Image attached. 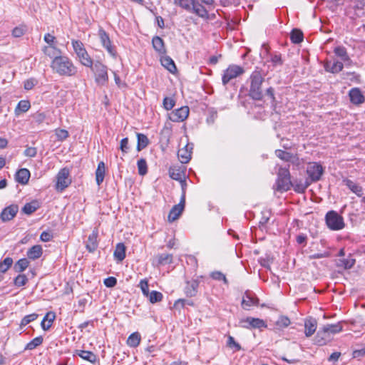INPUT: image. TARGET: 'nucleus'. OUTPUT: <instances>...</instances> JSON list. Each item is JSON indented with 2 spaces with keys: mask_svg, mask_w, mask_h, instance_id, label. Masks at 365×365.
Masks as SVG:
<instances>
[{
  "mask_svg": "<svg viewBox=\"0 0 365 365\" xmlns=\"http://www.w3.org/2000/svg\"><path fill=\"white\" fill-rule=\"evenodd\" d=\"M210 277L215 280L223 281L225 284H228V281L225 275L220 271L212 272L210 274Z\"/></svg>",
  "mask_w": 365,
  "mask_h": 365,
  "instance_id": "3c124183",
  "label": "nucleus"
},
{
  "mask_svg": "<svg viewBox=\"0 0 365 365\" xmlns=\"http://www.w3.org/2000/svg\"><path fill=\"white\" fill-rule=\"evenodd\" d=\"M244 73V69L237 65H230L224 71L222 81L224 86H226L232 79L237 78Z\"/></svg>",
  "mask_w": 365,
  "mask_h": 365,
  "instance_id": "9d476101",
  "label": "nucleus"
},
{
  "mask_svg": "<svg viewBox=\"0 0 365 365\" xmlns=\"http://www.w3.org/2000/svg\"><path fill=\"white\" fill-rule=\"evenodd\" d=\"M139 287L141 289L143 295L145 297L148 296L150 292L149 291L148 282L146 279L140 280Z\"/></svg>",
  "mask_w": 365,
  "mask_h": 365,
  "instance_id": "bf43d9fd",
  "label": "nucleus"
},
{
  "mask_svg": "<svg viewBox=\"0 0 365 365\" xmlns=\"http://www.w3.org/2000/svg\"><path fill=\"white\" fill-rule=\"evenodd\" d=\"M289 165L287 168L280 167L277 173V190L285 192L290 190L293 183L291 181L289 173Z\"/></svg>",
  "mask_w": 365,
  "mask_h": 365,
  "instance_id": "20e7f679",
  "label": "nucleus"
},
{
  "mask_svg": "<svg viewBox=\"0 0 365 365\" xmlns=\"http://www.w3.org/2000/svg\"><path fill=\"white\" fill-rule=\"evenodd\" d=\"M192 144L187 143L178 152V156L182 163H187L191 159Z\"/></svg>",
  "mask_w": 365,
  "mask_h": 365,
  "instance_id": "f3484780",
  "label": "nucleus"
},
{
  "mask_svg": "<svg viewBox=\"0 0 365 365\" xmlns=\"http://www.w3.org/2000/svg\"><path fill=\"white\" fill-rule=\"evenodd\" d=\"M31 107L30 102L29 101L21 100L19 102L17 106L15 108V115H19L21 113L26 112Z\"/></svg>",
  "mask_w": 365,
  "mask_h": 365,
  "instance_id": "c9c22d12",
  "label": "nucleus"
},
{
  "mask_svg": "<svg viewBox=\"0 0 365 365\" xmlns=\"http://www.w3.org/2000/svg\"><path fill=\"white\" fill-rule=\"evenodd\" d=\"M356 4H355V9H356V13L358 16L364 15V6H365V0H355Z\"/></svg>",
  "mask_w": 365,
  "mask_h": 365,
  "instance_id": "603ef678",
  "label": "nucleus"
},
{
  "mask_svg": "<svg viewBox=\"0 0 365 365\" xmlns=\"http://www.w3.org/2000/svg\"><path fill=\"white\" fill-rule=\"evenodd\" d=\"M38 203L37 201H32L31 202L26 203L22 208V212L26 215H31L38 208Z\"/></svg>",
  "mask_w": 365,
  "mask_h": 365,
  "instance_id": "a19ab883",
  "label": "nucleus"
},
{
  "mask_svg": "<svg viewBox=\"0 0 365 365\" xmlns=\"http://www.w3.org/2000/svg\"><path fill=\"white\" fill-rule=\"evenodd\" d=\"M120 149L123 153H128L129 150L128 138H125L121 140L120 144Z\"/></svg>",
  "mask_w": 365,
  "mask_h": 365,
  "instance_id": "774afa93",
  "label": "nucleus"
},
{
  "mask_svg": "<svg viewBox=\"0 0 365 365\" xmlns=\"http://www.w3.org/2000/svg\"><path fill=\"white\" fill-rule=\"evenodd\" d=\"M259 299L255 294L250 291H246L243 295L242 307L245 309H249L251 306L259 304Z\"/></svg>",
  "mask_w": 365,
  "mask_h": 365,
  "instance_id": "dca6fc26",
  "label": "nucleus"
},
{
  "mask_svg": "<svg viewBox=\"0 0 365 365\" xmlns=\"http://www.w3.org/2000/svg\"><path fill=\"white\" fill-rule=\"evenodd\" d=\"M185 204V192L182 193V197L180 198V201L178 204L174 205L170 210L168 215V221L172 222L176 220L182 214Z\"/></svg>",
  "mask_w": 365,
  "mask_h": 365,
  "instance_id": "ddd939ff",
  "label": "nucleus"
},
{
  "mask_svg": "<svg viewBox=\"0 0 365 365\" xmlns=\"http://www.w3.org/2000/svg\"><path fill=\"white\" fill-rule=\"evenodd\" d=\"M113 256L118 262H122L125 257V247L123 243H118L114 250Z\"/></svg>",
  "mask_w": 365,
  "mask_h": 365,
  "instance_id": "c85d7f7f",
  "label": "nucleus"
},
{
  "mask_svg": "<svg viewBox=\"0 0 365 365\" xmlns=\"http://www.w3.org/2000/svg\"><path fill=\"white\" fill-rule=\"evenodd\" d=\"M227 345L230 348H235L236 351H240L242 349L241 346L235 341L234 337L232 336H228Z\"/></svg>",
  "mask_w": 365,
  "mask_h": 365,
  "instance_id": "052dcab7",
  "label": "nucleus"
},
{
  "mask_svg": "<svg viewBox=\"0 0 365 365\" xmlns=\"http://www.w3.org/2000/svg\"><path fill=\"white\" fill-rule=\"evenodd\" d=\"M250 86L249 90V96L255 101H261L263 98V92L262 85L264 82V78L261 71L256 69L250 77Z\"/></svg>",
  "mask_w": 365,
  "mask_h": 365,
  "instance_id": "f03ea898",
  "label": "nucleus"
},
{
  "mask_svg": "<svg viewBox=\"0 0 365 365\" xmlns=\"http://www.w3.org/2000/svg\"><path fill=\"white\" fill-rule=\"evenodd\" d=\"M345 185L356 195L361 197L363 195V188L351 180H345Z\"/></svg>",
  "mask_w": 365,
  "mask_h": 365,
  "instance_id": "72a5a7b5",
  "label": "nucleus"
},
{
  "mask_svg": "<svg viewBox=\"0 0 365 365\" xmlns=\"http://www.w3.org/2000/svg\"><path fill=\"white\" fill-rule=\"evenodd\" d=\"M308 179L306 180L304 183H294L292 186L294 187V190L297 192H303L310 185Z\"/></svg>",
  "mask_w": 365,
  "mask_h": 365,
  "instance_id": "864d4df0",
  "label": "nucleus"
},
{
  "mask_svg": "<svg viewBox=\"0 0 365 365\" xmlns=\"http://www.w3.org/2000/svg\"><path fill=\"white\" fill-rule=\"evenodd\" d=\"M116 284L117 279L113 277H109L104 280V284L108 288L115 287Z\"/></svg>",
  "mask_w": 365,
  "mask_h": 365,
  "instance_id": "338daca9",
  "label": "nucleus"
},
{
  "mask_svg": "<svg viewBox=\"0 0 365 365\" xmlns=\"http://www.w3.org/2000/svg\"><path fill=\"white\" fill-rule=\"evenodd\" d=\"M19 211V206L16 204L10 205L4 208L0 214V219L6 222L14 219Z\"/></svg>",
  "mask_w": 365,
  "mask_h": 365,
  "instance_id": "2eb2a0df",
  "label": "nucleus"
},
{
  "mask_svg": "<svg viewBox=\"0 0 365 365\" xmlns=\"http://www.w3.org/2000/svg\"><path fill=\"white\" fill-rule=\"evenodd\" d=\"M137 150L140 151L145 148L149 144V140L148 137L143 133H137Z\"/></svg>",
  "mask_w": 365,
  "mask_h": 365,
  "instance_id": "f704fd0d",
  "label": "nucleus"
},
{
  "mask_svg": "<svg viewBox=\"0 0 365 365\" xmlns=\"http://www.w3.org/2000/svg\"><path fill=\"white\" fill-rule=\"evenodd\" d=\"M290 323V319L287 317L280 316L276 322L275 325L277 329H280L287 327Z\"/></svg>",
  "mask_w": 365,
  "mask_h": 365,
  "instance_id": "de8ad7c7",
  "label": "nucleus"
},
{
  "mask_svg": "<svg viewBox=\"0 0 365 365\" xmlns=\"http://www.w3.org/2000/svg\"><path fill=\"white\" fill-rule=\"evenodd\" d=\"M307 173L308 175V180L312 183V182L319 181L324 173V168L322 165L318 163H309L307 168Z\"/></svg>",
  "mask_w": 365,
  "mask_h": 365,
  "instance_id": "1a4fd4ad",
  "label": "nucleus"
},
{
  "mask_svg": "<svg viewBox=\"0 0 365 365\" xmlns=\"http://www.w3.org/2000/svg\"><path fill=\"white\" fill-rule=\"evenodd\" d=\"M98 36L103 47L108 51V53L114 58L117 56L115 48L112 45L111 41L106 31L101 28L98 30Z\"/></svg>",
  "mask_w": 365,
  "mask_h": 365,
  "instance_id": "9b49d317",
  "label": "nucleus"
},
{
  "mask_svg": "<svg viewBox=\"0 0 365 365\" xmlns=\"http://www.w3.org/2000/svg\"><path fill=\"white\" fill-rule=\"evenodd\" d=\"M199 287V281L197 279H192L187 281L184 287V293L187 297H193L197 294V289Z\"/></svg>",
  "mask_w": 365,
  "mask_h": 365,
  "instance_id": "a211bd4d",
  "label": "nucleus"
},
{
  "mask_svg": "<svg viewBox=\"0 0 365 365\" xmlns=\"http://www.w3.org/2000/svg\"><path fill=\"white\" fill-rule=\"evenodd\" d=\"M76 354L79 356L83 359L86 360L91 363H95L97 359L96 355L90 351L76 350Z\"/></svg>",
  "mask_w": 365,
  "mask_h": 365,
  "instance_id": "c756f323",
  "label": "nucleus"
},
{
  "mask_svg": "<svg viewBox=\"0 0 365 365\" xmlns=\"http://www.w3.org/2000/svg\"><path fill=\"white\" fill-rule=\"evenodd\" d=\"M71 43L79 61L86 67H91L93 60L88 55L83 43L78 40H72Z\"/></svg>",
  "mask_w": 365,
  "mask_h": 365,
  "instance_id": "39448f33",
  "label": "nucleus"
},
{
  "mask_svg": "<svg viewBox=\"0 0 365 365\" xmlns=\"http://www.w3.org/2000/svg\"><path fill=\"white\" fill-rule=\"evenodd\" d=\"M303 33L298 29H294L290 34V39L293 43H299L303 41Z\"/></svg>",
  "mask_w": 365,
  "mask_h": 365,
  "instance_id": "58836bf2",
  "label": "nucleus"
},
{
  "mask_svg": "<svg viewBox=\"0 0 365 365\" xmlns=\"http://www.w3.org/2000/svg\"><path fill=\"white\" fill-rule=\"evenodd\" d=\"M43 338L42 336H37L26 344L25 349L33 350L40 346L43 343Z\"/></svg>",
  "mask_w": 365,
  "mask_h": 365,
  "instance_id": "37998d69",
  "label": "nucleus"
},
{
  "mask_svg": "<svg viewBox=\"0 0 365 365\" xmlns=\"http://www.w3.org/2000/svg\"><path fill=\"white\" fill-rule=\"evenodd\" d=\"M71 183L70 178V170L68 168L61 169L56 175V190L63 191Z\"/></svg>",
  "mask_w": 365,
  "mask_h": 365,
  "instance_id": "6e6552de",
  "label": "nucleus"
},
{
  "mask_svg": "<svg viewBox=\"0 0 365 365\" xmlns=\"http://www.w3.org/2000/svg\"><path fill=\"white\" fill-rule=\"evenodd\" d=\"M270 217V212L267 210L262 211V217L259 220L260 225H266Z\"/></svg>",
  "mask_w": 365,
  "mask_h": 365,
  "instance_id": "69168bd1",
  "label": "nucleus"
},
{
  "mask_svg": "<svg viewBox=\"0 0 365 365\" xmlns=\"http://www.w3.org/2000/svg\"><path fill=\"white\" fill-rule=\"evenodd\" d=\"M29 178H30V172L26 168L19 169L15 175L16 181L21 185L27 184L29 182Z\"/></svg>",
  "mask_w": 365,
  "mask_h": 365,
  "instance_id": "412c9836",
  "label": "nucleus"
},
{
  "mask_svg": "<svg viewBox=\"0 0 365 365\" xmlns=\"http://www.w3.org/2000/svg\"><path fill=\"white\" fill-rule=\"evenodd\" d=\"M28 282V278L25 274H19L15 277L14 280V284L16 287H21L26 284Z\"/></svg>",
  "mask_w": 365,
  "mask_h": 365,
  "instance_id": "5fc2aeb1",
  "label": "nucleus"
},
{
  "mask_svg": "<svg viewBox=\"0 0 365 365\" xmlns=\"http://www.w3.org/2000/svg\"><path fill=\"white\" fill-rule=\"evenodd\" d=\"M29 262L26 258H22L18 260L14 264V269L17 272H24L29 266Z\"/></svg>",
  "mask_w": 365,
  "mask_h": 365,
  "instance_id": "79ce46f5",
  "label": "nucleus"
},
{
  "mask_svg": "<svg viewBox=\"0 0 365 365\" xmlns=\"http://www.w3.org/2000/svg\"><path fill=\"white\" fill-rule=\"evenodd\" d=\"M140 335L138 332H134L131 334L128 339L127 344L130 347H137L140 342Z\"/></svg>",
  "mask_w": 365,
  "mask_h": 365,
  "instance_id": "ea45409f",
  "label": "nucleus"
},
{
  "mask_svg": "<svg viewBox=\"0 0 365 365\" xmlns=\"http://www.w3.org/2000/svg\"><path fill=\"white\" fill-rule=\"evenodd\" d=\"M146 297L148 298L150 303L154 304L156 302H161L163 299V294L158 291H152L149 293L148 296Z\"/></svg>",
  "mask_w": 365,
  "mask_h": 365,
  "instance_id": "a18cd8bd",
  "label": "nucleus"
},
{
  "mask_svg": "<svg viewBox=\"0 0 365 365\" xmlns=\"http://www.w3.org/2000/svg\"><path fill=\"white\" fill-rule=\"evenodd\" d=\"M315 344L319 346L327 344L331 340V336L324 327L320 328L315 336Z\"/></svg>",
  "mask_w": 365,
  "mask_h": 365,
  "instance_id": "6ab92c4d",
  "label": "nucleus"
},
{
  "mask_svg": "<svg viewBox=\"0 0 365 365\" xmlns=\"http://www.w3.org/2000/svg\"><path fill=\"white\" fill-rule=\"evenodd\" d=\"M51 68L60 76H73L77 73V68L72 61L68 57L61 54L52 60Z\"/></svg>",
  "mask_w": 365,
  "mask_h": 365,
  "instance_id": "f257e3e1",
  "label": "nucleus"
},
{
  "mask_svg": "<svg viewBox=\"0 0 365 365\" xmlns=\"http://www.w3.org/2000/svg\"><path fill=\"white\" fill-rule=\"evenodd\" d=\"M173 262V255L161 254L158 256V263L159 265H165Z\"/></svg>",
  "mask_w": 365,
  "mask_h": 365,
  "instance_id": "c03bdc74",
  "label": "nucleus"
},
{
  "mask_svg": "<svg viewBox=\"0 0 365 365\" xmlns=\"http://www.w3.org/2000/svg\"><path fill=\"white\" fill-rule=\"evenodd\" d=\"M188 115L189 108L187 106H182L173 110L169 114V119L173 122H182L187 119Z\"/></svg>",
  "mask_w": 365,
  "mask_h": 365,
  "instance_id": "4468645a",
  "label": "nucleus"
},
{
  "mask_svg": "<svg viewBox=\"0 0 365 365\" xmlns=\"http://www.w3.org/2000/svg\"><path fill=\"white\" fill-rule=\"evenodd\" d=\"M241 327L247 329H262L267 327L266 322L259 318L247 317L240 322Z\"/></svg>",
  "mask_w": 365,
  "mask_h": 365,
  "instance_id": "f8f14e48",
  "label": "nucleus"
},
{
  "mask_svg": "<svg viewBox=\"0 0 365 365\" xmlns=\"http://www.w3.org/2000/svg\"><path fill=\"white\" fill-rule=\"evenodd\" d=\"M43 250L41 245H34L27 252V256L29 259L35 260L42 255Z\"/></svg>",
  "mask_w": 365,
  "mask_h": 365,
  "instance_id": "7c9ffc66",
  "label": "nucleus"
},
{
  "mask_svg": "<svg viewBox=\"0 0 365 365\" xmlns=\"http://www.w3.org/2000/svg\"><path fill=\"white\" fill-rule=\"evenodd\" d=\"M338 267L344 269H350L353 267L355 263V259L349 257V258H340L336 262Z\"/></svg>",
  "mask_w": 365,
  "mask_h": 365,
  "instance_id": "473e14b6",
  "label": "nucleus"
},
{
  "mask_svg": "<svg viewBox=\"0 0 365 365\" xmlns=\"http://www.w3.org/2000/svg\"><path fill=\"white\" fill-rule=\"evenodd\" d=\"M43 51L45 55L53 59L61 54V50L56 46H44Z\"/></svg>",
  "mask_w": 365,
  "mask_h": 365,
  "instance_id": "e433bc0d",
  "label": "nucleus"
},
{
  "mask_svg": "<svg viewBox=\"0 0 365 365\" xmlns=\"http://www.w3.org/2000/svg\"><path fill=\"white\" fill-rule=\"evenodd\" d=\"M324 329L331 336L342 331L343 327L341 322L334 324H327L323 327Z\"/></svg>",
  "mask_w": 365,
  "mask_h": 365,
  "instance_id": "4c0bfd02",
  "label": "nucleus"
},
{
  "mask_svg": "<svg viewBox=\"0 0 365 365\" xmlns=\"http://www.w3.org/2000/svg\"><path fill=\"white\" fill-rule=\"evenodd\" d=\"M185 305L193 306L194 302L192 300H189V299H179L177 301H175V302L174 304V307L175 308H180V307L182 308Z\"/></svg>",
  "mask_w": 365,
  "mask_h": 365,
  "instance_id": "4d7b16f0",
  "label": "nucleus"
},
{
  "mask_svg": "<svg viewBox=\"0 0 365 365\" xmlns=\"http://www.w3.org/2000/svg\"><path fill=\"white\" fill-rule=\"evenodd\" d=\"M138 173L140 175H145L148 173V165L145 159L140 158L137 162Z\"/></svg>",
  "mask_w": 365,
  "mask_h": 365,
  "instance_id": "49530a36",
  "label": "nucleus"
},
{
  "mask_svg": "<svg viewBox=\"0 0 365 365\" xmlns=\"http://www.w3.org/2000/svg\"><path fill=\"white\" fill-rule=\"evenodd\" d=\"M325 222L331 230H340L345 226L343 217L334 210H330L326 214Z\"/></svg>",
  "mask_w": 365,
  "mask_h": 365,
  "instance_id": "423d86ee",
  "label": "nucleus"
},
{
  "mask_svg": "<svg viewBox=\"0 0 365 365\" xmlns=\"http://www.w3.org/2000/svg\"><path fill=\"white\" fill-rule=\"evenodd\" d=\"M275 155L279 159L286 161V162H292L294 163L295 161H298L299 158L297 155H294L292 153L278 149L275 150Z\"/></svg>",
  "mask_w": 365,
  "mask_h": 365,
  "instance_id": "5701e85b",
  "label": "nucleus"
},
{
  "mask_svg": "<svg viewBox=\"0 0 365 365\" xmlns=\"http://www.w3.org/2000/svg\"><path fill=\"white\" fill-rule=\"evenodd\" d=\"M105 177V163L101 161L98 163V168L96 170V180L98 185H100Z\"/></svg>",
  "mask_w": 365,
  "mask_h": 365,
  "instance_id": "2f4dec72",
  "label": "nucleus"
},
{
  "mask_svg": "<svg viewBox=\"0 0 365 365\" xmlns=\"http://www.w3.org/2000/svg\"><path fill=\"white\" fill-rule=\"evenodd\" d=\"M56 318V314L53 312H47L46 314L43 318V320L41 322V327L44 331L48 330L51 325L53 322L54 321Z\"/></svg>",
  "mask_w": 365,
  "mask_h": 365,
  "instance_id": "a878e982",
  "label": "nucleus"
},
{
  "mask_svg": "<svg viewBox=\"0 0 365 365\" xmlns=\"http://www.w3.org/2000/svg\"><path fill=\"white\" fill-rule=\"evenodd\" d=\"M350 101L352 103L360 104L364 102V97L361 91L357 88H354L349 91Z\"/></svg>",
  "mask_w": 365,
  "mask_h": 365,
  "instance_id": "393cba45",
  "label": "nucleus"
},
{
  "mask_svg": "<svg viewBox=\"0 0 365 365\" xmlns=\"http://www.w3.org/2000/svg\"><path fill=\"white\" fill-rule=\"evenodd\" d=\"M169 175L172 179L178 181H182L183 179H185V173L180 167H170L169 169Z\"/></svg>",
  "mask_w": 365,
  "mask_h": 365,
  "instance_id": "cd10ccee",
  "label": "nucleus"
},
{
  "mask_svg": "<svg viewBox=\"0 0 365 365\" xmlns=\"http://www.w3.org/2000/svg\"><path fill=\"white\" fill-rule=\"evenodd\" d=\"M95 74V80L99 85L104 86L108 81L107 66L100 61L93 62L91 67H89Z\"/></svg>",
  "mask_w": 365,
  "mask_h": 365,
  "instance_id": "0eeeda50",
  "label": "nucleus"
},
{
  "mask_svg": "<svg viewBox=\"0 0 365 365\" xmlns=\"http://www.w3.org/2000/svg\"><path fill=\"white\" fill-rule=\"evenodd\" d=\"M317 322L313 317L306 319L304 322V333L306 336H311L317 329Z\"/></svg>",
  "mask_w": 365,
  "mask_h": 365,
  "instance_id": "aec40b11",
  "label": "nucleus"
},
{
  "mask_svg": "<svg viewBox=\"0 0 365 365\" xmlns=\"http://www.w3.org/2000/svg\"><path fill=\"white\" fill-rule=\"evenodd\" d=\"M334 53L337 56L341 57L343 61L348 59L346 51L344 47L338 46L335 48Z\"/></svg>",
  "mask_w": 365,
  "mask_h": 365,
  "instance_id": "13d9d810",
  "label": "nucleus"
},
{
  "mask_svg": "<svg viewBox=\"0 0 365 365\" xmlns=\"http://www.w3.org/2000/svg\"><path fill=\"white\" fill-rule=\"evenodd\" d=\"M271 62L274 66H281L283 64L282 56L280 53H274L271 55Z\"/></svg>",
  "mask_w": 365,
  "mask_h": 365,
  "instance_id": "680f3d73",
  "label": "nucleus"
},
{
  "mask_svg": "<svg viewBox=\"0 0 365 365\" xmlns=\"http://www.w3.org/2000/svg\"><path fill=\"white\" fill-rule=\"evenodd\" d=\"M174 3L200 18L207 19L208 17V11L206 8L195 0H174Z\"/></svg>",
  "mask_w": 365,
  "mask_h": 365,
  "instance_id": "7ed1b4c3",
  "label": "nucleus"
},
{
  "mask_svg": "<svg viewBox=\"0 0 365 365\" xmlns=\"http://www.w3.org/2000/svg\"><path fill=\"white\" fill-rule=\"evenodd\" d=\"M343 67H344V66L341 62L335 61L332 63V65L329 71L333 73H339L343 69Z\"/></svg>",
  "mask_w": 365,
  "mask_h": 365,
  "instance_id": "e2e57ef3",
  "label": "nucleus"
},
{
  "mask_svg": "<svg viewBox=\"0 0 365 365\" xmlns=\"http://www.w3.org/2000/svg\"><path fill=\"white\" fill-rule=\"evenodd\" d=\"M13 264V259L7 257L0 262V272L5 273Z\"/></svg>",
  "mask_w": 365,
  "mask_h": 365,
  "instance_id": "09e8293b",
  "label": "nucleus"
},
{
  "mask_svg": "<svg viewBox=\"0 0 365 365\" xmlns=\"http://www.w3.org/2000/svg\"><path fill=\"white\" fill-rule=\"evenodd\" d=\"M160 62L162 66L168 69L170 73H175L177 71L175 63L170 56H162Z\"/></svg>",
  "mask_w": 365,
  "mask_h": 365,
  "instance_id": "bb28decb",
  "label": "nucleus"
},
{
  "mask_svg": "<svg viewBox=\"0 0 365 365\" xmlns=\"http://www.w3.org/2000/svg\"><path fill=\"white\" fill-rule=\"evenodd\" d=\"M56 135L59 140H64L68 137V132L64 129H58L56 130Z\"/></svg>",
  "mask_w": 365,
  "mask_h": 365,
  "instance_id": "0e129e2a",
  "label": "nucleus"
},
{
  "mask_svg": "<svg viewBox=\"0 0 365 365\" xmlns=\"http://www.w3.org/2000/svg\"><path fill=\"white\" fill-rule=\"evenodd\" d=\"M152 44L155 51L158 52L159 54L166 53L165 43L161 37L158 36H154L152 39Z\"/></svg>",
  "mask_w": 365,
  "mask_h": 365,
  "instance_id": "4be33fe9",
  "label": "nucleus"
},
{
  "mask_svg": "<svg viewBox=\"0 0 365 365\" xmlns=\"http://www.w3.org/2000/svg\"><path fill=\"white\" fill-rule=\"evenodd\" d=\"M175 101L174 99L169 98V97L164 98L163 101V108L166 110H170L173 109V108L175 106Z\"/></svg>",
  "mask_w": 365,
  "mask_h": 365,
  "instance_id": "6e6d98bb",
  "label": "nucleus"
},
{
  "mask_svg": "<svg viewBox=\"0 0 365 365\" xmlns=\"http://www.w3.org/2000/svg\"><path fill=\"white\" fill-rule=\"evenodd\" d=\"M98 232L93 230V232L88 236L86 243V249L89 252H93L98 247Z\"/></svg>",
  "mask_w": 365,
  "mask_h": 365,
  "instance_id": "b1692460",
  "label": "nucleus"
},
{
  "mask_svg": "<svg viewBox=\"0 0 365 365\" xmlns=\"http://www.w3.org/2000/svg\"><path fill=\"white\" fill-rule=\"evenodd\" d=\"M38 317V314L36 313H33L29 315L25 316L21 322L20 327H23L29 324V323L35 321Z\"/></svg>",
  "mask_w": 365,
  "mask_h": 365,
  "instance_id": "8fccbe9b",
  "label": "nucleus"
}]
</instances>
